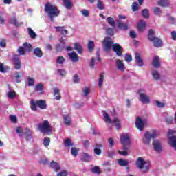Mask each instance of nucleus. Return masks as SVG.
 I'll return each instance as SVG.
<instances>
[{
  "label": "nucleus",
  "instance_id": "473e14b6",
  "mask_svg": "<svg viewBox=\"0 0 176 176\" xmlns=\"http://www.w3.org/2000/svg\"><path fill=\"white\" fill-rule=\"evenodd\" d=\"M103 116L104 118V122H106V123H109V124L113 123L112 122V120H111V117H109V114H108V113L104 111L103 113Z\"/></svg>",
  "mask_w": 176,
  "mask_h": 176
},
{
  "label": "nucleus",
  "instance_id": "5701e85b",
  "mask_svg": "<svg viewBox=\"0 0 176 176\" xmlns=\"http://www.w3.org/2000/svg\"><path fill=\"white\" fill-rule=\"evenodd\" d=\"M81 162L89 163V162H90V155L87 153H82Z\"/></svg>",
  "mask_w": 176,
  "mask_h": 176
},
{
  "label": "nucleus",
  "instance_id": "dca6fc26",
  "mask_svg": "<svg viewBox=\"0 0 176 176\" xmlns=\"http://www.w3.org/2000/svg\"><path fill=\"white\" fill-rule=\"evenodd\" d=\"M135 58L136 64L138 65V67H144V60L141 58V55L140 53L136 52L135 54Z\"/></svg>",
  "mask_w": 176,
  "mask_h": 176
},
{
  "label": "nucleus",
  "instance_id": "423d86ee",
  "mask_svg": "<svg viewBox=\"0 0 176 176\" xmlns=\"http://www.w3.org/2000/svg\"><path fill=\"white\" fill-rule=\"evenodd\" d=\"M157 135V131H156L155 130H153L151 134L149 133V131H146L145 133V138L143 139L144 144H145V145L149 144L151 141H152V139L156 138Z\"/></svg>",
  "mask_w": 176,
  "mask_h": 176
},
{
  "label": "nucleus",
  "instance_id": "a19ab883",
  "mask_svg": "<svg viewBox=\"0 0 176 176\" xmlns=\"http://www.w3.org/2000/svg\"><path fill=\"white\" fill-rule=\"evenodd\" d=\"M27 79H28V87L34 86V85H35V79L34 78H31V77L28 76L27 78Z\"/></svg>",
  "mask_w": 176,
  "mask_h": 176
},
{
  "label": "nucleus",
  "instance_id": "3c124183",
  "mask_svg": "<svg viewBox=\"0 0 176 176\" xmlns=\"http://www.w3.org/2000/svg\"><path fill=\"white\" fill-rule=\"evenodd\" d=\"M26 133H25V135L27 138V140H31V138H32V133L31 132V131H30V129H26Z\"/></svg>",
  "mask_w": 176,
  "mask_h": 176
},
{
  "label": "nucleus",
  "instance_id": "f257e3e1",
  "mask_svg": "<svg viewBox=\"0 0 176 176\" xmlns=\"http://www.w3.org/2000/svg\"><path fill=\"white\" fill-rule=\"evenodd\" d=\"M44 12L46 13L51 21H54V17L60 16V11L56 6H53L50 2H47L44 7Z\"/></svg>",
  "mask_w": 176,
  "mask_h": 176
},
{
  "label": "nucleus",
  "instance_id": "7c9ffc66",
  "mask_svg": "<svg viewBox=\"0 0 176 176\" xmlns=\"http://www.w3.org/2000/svg\"><path fill=\"white\" fill-rule=\"evenodd\" d=\"M63 120L65 126H71V117L67 114L63 116Z\"/></svg>",
  "mask_w": 176,
  "mask_h": 176
},
{
  "label": "nucleus",
  "instance_id": "0e129e2a",
  "mask_svg": "<svg viewBox=\"0 0 176 176\" xmlns=\"http://www.w3.org/2000/svg\"><path fill=\"white\" fill-rule=\"evenodd\" d=\"M16 133L19 134V137H21V135H23V128L21 126L17 127L16 129Z\"/></svg>",
  "mask_w": 176,
  "mask_h": 176
},
{
  "label": "nucleus",
  "instance_id": "e433bc0d",
  "mask_svg": "<svg viewBox=\"0 0 176 176\" xmlns=\"http://www.w3.org/2000/svg\"><path fill=\"white\" fill-rule=\"evenodd\" d=\"M142 14L144 17V19H148L150 14H149V10L148 9H144L142 10Z\"/></svg>",
  "mask_w": 176,
  "mask_h": 176
},
{
  "label": "nucleus",
  "instance_id": "bf43d9fd",
  "mask_svg": "<svg viewBox=\"0 0 176 176\" xmlns=\"http://www.w3.org/2000/svg\"><path fill=\"white\" fill-rule=\"evenodd\" d=\"M125 61H126V63H131V61H133V57L131 55L126 54L125 55Z\"/></svg>",
  "mask_w": 176,
  "mask_h": 176
},
{
  "label": "nucleus",
  "instance_id": "f3484780",
  "mask_svg": "<svg viewBox=\"0 0 176 176\" xmlns=\"http://www.w3.org/2000/svg\"><path fill=\"white\" fill-rule=\"evenodd\" d=\"M145 28H146V22L144 20H140L138 23V30L140 31V32H143V31H145Z\"/></svg>",
  "mask_w": 176,
  "mask_h": 176
},
{
  "label": "nucleus",
  "instance_id": "2eb2a0df",
  "mask_svg": "<svg viewBox=\"0 0 176 176\" xmlns=\"http://www.w3.org/2000/svg\"><path fill=\"white\" fill-rule=\"evenodd\" d=\"M153 146L156 152H162V143L157 140L153 142Z\"/></svg>",
  "mask_w": 176,
  "mask_h": 176
},
{
  "label": "nucleus",
  "instance_id": "58836bf2",
  "mask_svg": "<svg viewBox=\"0 0 176 176\" xmlns=\"http://www.w3.org/2000/svg\"><path fill=\"white\" fill-rule=\"evenodd\" d=\"M102 83H104V73L100 74V78L98 79L99 89L102 87Z\"/></svg>",
  "mask_w": 176,
  "mask_h": 176
},
{
  "label": "nucleus",
  "instance_id": "79ce46f5",
  "mask_svg": "<svg viewBox=\"0 0 176 176\" xmlns=\"http://www.w3.org/2000/svg\"><path fill=\"white\" fill-rule=\"evenodd\" d=\"M65 49V45L64 44H57L56 45V52H63Z\"/></svg>",
  "mask_w": 176,
  "mask_h": 176
},
{
  "label": "nucleus",
  "instance_id": "a878e982",
  "mask_svg": "<svg viewBox=\"0 0 176 176\" xmlns=\"http://www.w3.org/2000/svg\"><path fill=\"white\" fill-rule=\"evenodd\" d=\"M50 166L51 168H53L54 170V171H56V172L60 170L58 163H57L54 161H52Z\"/></svg>",
  "mask_w": 176,
  "mask_h": 176
},
{
  "label": "nucleus",
  "instance_id": "4be33fe9",
  "mask_svg": "<svg viewBox=\"0 0 176 176\" xmlns=\"http://www.w3.org/2000/svg\"><path fill=\"white\" fill-rule=\"evenodd\" d=\"M117 23L119 30H122V31H126V30H129V26L127 25V24L122 23V21L118 19Z\"/></svg>",
  "mask_w": 176,
  "mask_h": 176
},
{
  "label": "nucleus",
  "instance_id": "393cba45",
  "mask_svg": "<svg viewBox=\"0 0 176 176\" xmlns=\"http://www.w3.org/2000/svg\"><path fill=\"white\" fill-rule=\"evenodd\" d=\"M53 91L55 100H59L61 98V94L60 93V89L58 88H54L53 89Z\"/></svg>",
  "mask_w": 176,
  "mask_h": 176
},
{
  "label": "nucleus",
  "instance_id": "37998d69",
  "mask_svg": "<svg viewBox=\"0 0 176 176\" xmlns=\"http://www.w3.org/2000/svg\"><path fill=\"white\" fill-rule=\"evenodd\" d=\"M153 12H154V14H155V16H160L162 13V9H160V8H159V7L154 8Z\"/></svg>",
  "mask_w": 176,
  "mask_h": 176
},
{
  "label": "nucleus",
  "instance_id": "338daca9",
  "mask_svg": "<svg viewBox=\"0 0 176 176\" xmlns=\"http://www.w3.org/2000/svg\"><path fill=\"white\" fill-rule=\"evenodd\" d=\"M18 52L21 56H24L25 54V51L24 50V47H19L18 48Z\"/></svg>",
  "mask_w": 176,
  "mask_h": 176
},
{
  "label": "nucleus",
  "instance_id": "6e6d98bb",
  "mask_svg": "<svg viewBox=\"0 0 176 176\" xmlns=\"http://www.w3.org/2000/svg\"><path fill=\"white\" fill-rule=\"evenodd\" d=\"M43 145L45 147L49 146L50 145V138H45L43 140Z\"/></svg>",
  "mask_w": 176,
  "mask_h": 176
},
{
  "label": "nucleus",
  "instance_id": "5fc2aeb1",
  "mask_svg": "<svg viewBox=\"0 0 176 176\" xmlns=\"http://www.w3.org/2000/svg\"><path fill=\"white\" fill-rule=\"evenodd\" d=\"M113 123H116V127L117 130H119L120 129L121 125H120V121H119V119L118 118H116L113 120Z\"/></svg>",
  "mask_w": 176,
  "mask_h": 176
},
{
  "label": "nucleus",
  "instance_id": "1a4fd4ad",
  "mask_svg": "<svg viewBox=\"0 0 176 176\" xmlns=\"http://www.w3.org/2000/svg\"><path fill=\"white\" fill-rule=\"evenodd\" d=\"M113 51L118 57H120L123 54V47L119 43H115L113 45Z\"/></svg>",
  "mask_w": 176,
  "mask_h": 176
},
{
  "label": "nucleus",
  "instance_id": "aec40b11",
  "mask_svg": "<svg viewBox=\"0 0 176 176\" xmlns=\"http://www.w3.org/2000/svg\"><path fill=\"white\" fill-rule=\"evenodd\" d=\"M93 148L95 155H98V156H100V155L102 153V151L100 150V148H102V144H96L94 146H93Z\"/></svg>",
  "mask_w": 176,
  "mask_h": 176
},
{
  "label": "nucleus",
  "instance_id": "f03ea898",
  "mask_svg": "<svg viewBox=\"0 0 176 176\" xmlns=\"http://www.w3.org/2000/svg\"><path fill=\"white\" fill-rule=\"evenodd\" d=\"M38 129L41 133L47 135H52V133H53L52 124L47 120H45L43 123H39L38 124Z\"/></svg>",
  "mask_w": 176,
  "mask_h": 176
},
{
  "label": "nucleus",
  "instance_id": "c03bdc74",
  "mask_svg": "<svg viewBox=\"0 0 176 176\" xmlns=\"http://www.w3.org/2000/svg\"><path fill=\"white\" fill-rule=\"evenodd\" d=\"M23 46L25 47V50H28V52H31V50H32V45L27 42H25Z\"/></svg>",
  "mask_w": 176,
  "mask_h": 176
},
{
  "label": "nucleus",
  "instance_id": "a18cd8bd",
  "mask_svg": "<svg viewBox=\"0 0 176 176\" xmlns=\"http://www.w3.org/2000/svg\"><path fill=\"white\" fill-rule=\"evenodd\" d=\"M74 146V143H72V142L71 141V139H66L65 140V146H66V148H69L70 146Z\"/></svg>",
  "mask_w": 176,
  "mask_h": 176
},
{
  "label": "nucleus",
  "instance_id": "774afa93",
  "mask_svg": "<svg viewBox=\"0 0 176 176\" xmlns=\"http://www.w3.org/2000/svg\"><path fill=\"white\" fill-rule=\"evenodd\" d=\"M57 176H68V172L67 170H62L57 173Z\"/></svg>",
  "mask_w": 176,
  "mask_h": 176
},
{
  "label": "nucleus",
  "instance_id": "4468645a",
  "mask_svg": "<svg viewBox=\"0 0 176 176\" xmlns=\"http://www.w3.org/2000/svg\"><path fill=\"white\" fill-rule=\"evenodd\" d=\"M55 30L56 32H59L60 35L64 36V38H67V36H68V34H69L68 30H65L64 26L55 27Z\"/></svg>",
  "mask_w": 176,
  "mask_h": 176
},
{
  "label": "nucleus",
  "instance_id": "6ab92c4d",
  "mask_svg": "<svg viewBox=\"0 0 176 176\" xmlns=\"http://www.w3.org/2000/svg\"><path fill=\"white\" fill-rule=\"evenodd\" d=\"M157 5L162 8H168L171 5L170 0H159Z\"/></svg>",
  "mask_w": 176,
  "mask_h": 176
},
{
  "label": "nucleus",
  "instance_id": "ddd939ff",
  "mask_svg": "<svg viewBox=\"0 0 176 176\" xmlns=\"http://www.w3.org/2000/svg\"><path fill=\"white\" fill-rule=\"evenodd\" d=\"M140 101H141V102L142 104H150L151 103V98L144 93H140Z\"/></svg>",
  "mask_w": 176,
  "mask_h": 176
},
{
  "label": "nucleus",
  "instance_id": "412c9836",
  "mask_svg": "<svg viewBox=\"0 0 176 176\" xmlns=\"http://www.w3.org/2000/svg\"><path fill=\"white\" fill-rule=\"evenodd\" d=\"M68 56L73 63H78V61H79V56L76 52L73 51L72 53H69Z\"/></svg>",
  "mask_w": 176,
  "mask_h": 176
},
{
  "label": "nucleus",
  "instance_id": "13d9d810",
  "mask_svg": "<svg viewBox=\"0 0 176 176\" xmlns=\"http://www.w3.org/2000/svg\"><path fill=\"white\" fill-rule=\"evenodd\" d=\"M81 13H82V16H85V17H89V16H90V11L87 10L86 9H83L81 11Z\"/></svg>",
  "mask_w": 176,
  "mask_h": 176
},
{
  "label": "nucleus",
  "instance_id": "cd10ccee",
  "mask_svg": "<svg viewBox=\"0 0 176 176\" xmlns=\"http://www.w3.org/2000/svg\"><path fill=\"white\" fill-rule=\"evenodd\" d=\"M117 68L120 71H124V63H123V60L120 59L117 60Z\"/></svg>",
  "mask_w": 176,
  "mask_h": 176
},
{
  "label": "nucleus",
  "instance_id": "39448f33",
  "mask_svg": "<svg viewBox=\"0 0 176 176\" xmlns=\"http://www.w3.org/2000/svg\"><path fill=\"white\" fill-rule=\"evenodd\" d=\"M38 107L40 108V109H46L47 108L46 100H40L35 101L34 99H32L30 101V108L32 111L36 112L38 111Z\"/></svg>",
  "mask_w": 176,
  "mask_h": 176
},
{
  "label": "nucleus",
  "instance_id": "052dcab7",
  "mask_svg": "<svg viewBox=\"0 0 176 176\" xmlns=\"http://www.w3.org/2000/svg\"><path fill=\"white\" fill-rule=\"evenodd\" d=\"M16 91H9L8 93V98H14V97H16Z\"/></svg>",
  "mask_w": 176,
  "mask_h": 176
},
{
  "label": "nucleus",
  "instance_id": "f8f14e48",
  "mask_svg": "<svg viewBox=\"0 0 176 176\" xmlns=\"http://www.w3.org/2000/svg\"><path fill=\"white\" fill-rule=\"evenodd\" d=\"M122 145H131V140L129 135H124L120 138Z\"/></svg>",
  "mask_w": 176,
  "mask_h": 176
},
{
  "label": "nucleus",
  "instance_id": "c85d7f7f",
  "mask_svg": "<svg viewBox=\"0 0 176 176\" xmlns=\"http://www.w3.org/2000/svg\"><path fill=\"white\" fill-rule=\"evenodd\" d=\"M34 54L36 56V57L41 58L42 56H43V52H42V50L39 47H36L34 50Z\"/></svg>",
  "mask_w": 176,
  "mask_h": 176
},
{
  "label": "nucleus",
  "instance_id": "4c0bfd02",
  "mask_svg": "<svg viewBox=\"0 0 176 176\" xmlns=\"http://www.w3.org/2000/svg\"><path fill=\"white\" fill-rule=\"evenodd\" d=\"M91 173H94V174H101V169H100V167L98 166H95L91 169Z\"/></svg>",
  "mask_w": 176,
  "mask_h": 176
},
{
  "label": "nucleus",
  "instance_id": "f704fd0d",
  "mask_svg": "<svg viewBox=\"0 0 176 176\" xmlns=\"http://www.w3.org/2000/svg\"><path fill=\"white\" fill-rule=\"evenodd\" d=\"M152 76L155 80H159L160 79V74H159L157 70H153Z\"/></svg>",
  "mask_w": 176,
  "mask_h": 176
},
{
  "label": "nucleus",
  "instance_id": "4d7b16f0",
  "mask_svg": "<svg viewBox=\"0 0 176 176\" xmlns=\"http://www.w3.org/2000/svg\"><path fill=\"white\" fill-rule=\"evenodd\" d=\"M108 144L109 148H113V146H115V140H113L112 138H109L108 140Z\"/></svg>",
  "mask_w": 176,
  "mask_h": 176
},
{
  "label": "nucleus",
  "instance_id": "b1692460",
  "mask_svg": "<svg viewBox=\"0 0 176 176\" xmlns=\"http://www.w3.org/2000/svg\"><path fill=\"white\" fill-rule=\"evenodd\" d=\"M62 1L64 3V5L66 9H69V10L72 9L74 6V3H72L71 0H62Z\"/></svg>",
  "mask_w": 176,
  "mask_h": 176
},
{
  "label": "nucleus",
  "instance_id": "de8ad7c7",
  "mask_svg": "<svg viewBox=\"0 0 176 176\" xmlns=\"http://www.w3.org/2000/svg\"><path fill=\"white\" fill-rule=\"evenodd\" d=\"M96 7L98 8V9H99V10H104V4L102 3V1H101V0H98Z\"/></svg>",
  "mask_w": 176,
  "mask_h": 176
},
{
  "label": "nucleus",
  "instance_id": "20e7f679",
  "mask_svg": "<svg viewBox=\"0 0 176 176\" xmlns=\"http://www.w3.org/2000/svg\"><path fill=\"white\" fill-rule=\"evenodd\" d=\"M136 166L142 174H146L149 172L151 165L146 163V161L144 160L142 157H139L136 161Z\"/></svg>",
  "mask_w": 176,
  "mask_h": 176
},
{
  "label": "nucleus",
  "instance_id": "72a5a7b5",
  "mask_svg": "<svg viewBox=\"0 0 176 176\" xmlns=\"http://www.w3.org/2000/svg\"><path fill=\"white\" fill-rule=\"evenodd\" d=\"M118 164L121 166V167H126V166L129 165V160H124V159H120L118 160Z\"/></svg>",
  "mask_w": 176,
  "mask_h": 176
},
{
  "label": "nucleus",
  "instance_id": "603ef678",
  "mask_svg": "<svg viewBox=\"0 0 176 176\" xmlns=\"http://www.w3.org/2000/svg\"><path fill=\"white\" fill-rule=\"evenodd\" d=\"M29 35L32 39L36 38V33L31 28H29Z\"/></svg>",
  "mask_w": 176,
  "mask_h": 176
},
{
  "label": "nucleus",
  "instance_id": "8fccbe9b",
  "mask_svg": "<svg viewBox=\"0 0 176 176\" xmlns=\"http://www.w3.org/2000/svg\"><path fill=\"white\" fill-rule=\"evenodd\" d=\"M79 153V148H72V151L71 153L72 155V156H74L76 157V156H78V153Z\"/></svg>",
  "mask_w": 176,
  "mask_h": 176
},
{
  "label": "nucleus",
  "instance_id": "9d476101",
  "mask_svg": "<svg viewBox=\"0 0 176 176\" xmlns=\"http://www.w3.org/2000/svg\"><path fill=\"white\" fill-rule=\"evenodd\" d=\"M12 61L14 63V69L16 70L21 69V60H20V56L17 54L13 55Z\"/></svg>",
  "mask_w": 176,
  "mask_h": 176
},
{
  "label": "nucleus",
  "instance_id": "7ed1b4c3",
  "mask_svg": "<svg viewBox=\"0 0 176 176\" xmlns=\"http://www.w3.org/2000/svg\"><path fill=\"white\" fill-rule=\"evenodd\" d=\"M155 30L151 29L148 30V39L150 42H153L154 47H162L163 46V41L159 37H156Z\"/></svg>",
  "mask_w": 176,
  "mask_h": 176
},
{
  "label": "nucleus",
  "instance_id": "c756f323",
  "mask_svg": "<svg viewBox=\"0 0 176 176\" xmlns=\"http://www.w3.org/2000/svg\"><path fill=\"white\" fill-rule=\"evenodd\" d=\"M88 52L89 53H93V52L94 51V47H95V45H94V41H89L88 42Z\"/></svg>",
  "mask_w": 176,
  "mask_h": 176
},
{
  "label": "nucleus",
  "instance_id": "ea45409f",
  "mask_svg": "<svg viewBox=\"0 0 176 176\" xmlns=\"http://www.w3.org/2000/svg\"><path fill=\"white\" fill-rule=\"evenodd\" d=\"M20 78H23V73L16 72L15 73V79H16V83H20V82H21V80H20Z\"/></svg>",
  "mask_w": 176,
  "mask_h": 176
},
{
  "label": "nucleus",
  "instance_id": "e2e57ef3",
  "mask_svg": "<svg viewBox=\"0 0 176 176\" xmlns=\"http://www.w3.org/2000/svg\"><path fill=\"white\" fill-rule=\"evenodd\" d=\"M10 120H11L12 123H17V117L14 115H10Z\"/></svg>",
  "mask_w": 176,
  "mask_h": 176
},
{
  "label": "nucleus",
  "instance_id": "9b49d317",
  "mask_svg": "<svg viewBox=\"0 0 176 176\" xmlns=\"http://www.w3.org/2000/svg\"><path fill=\"white\" fill-rule=\"evenodd\" d=\"M135 126L136 129H138L140 131H142L144 130V127H145V124L144 122V120H142V119H141V117L136 118Z\"/></svg>",
  "mask_w": 176,
  "mask_h": 176
},
{
  "label": "nucleus",
  "instance_id": "c9c22d12",
  "mask_svg": "<svg viewBox=\"0 0 176 176\" xmlns=\"http://www.w3.org/2000/svg\"><path fill=\"white\" fill-rule=\"evenodd\" d=\"M131 9L133 12H137L140 10V4L137 3V1H135L132 3Z\"/></svg>",
  "mask_w": 176,
  "mask_h": 176
},
{
  "label": "nucleus",
  "instance_id": "864d4df0",
  "mask_svg": "<svg viewBox=\"0 0 176 176\" xmlns=\"http://www.w3.org/2000/svg\"><path fill=\"white\" fill-rule=\"evenodd\" d=\"M34 89L36 91H43V85L41 83L37 84Z\"/></svg>",
  "mask_w": 176,
  "mask_h": 176
},
{
  "label": "nucleus",
  "instance_id": "69168bd1",
  "mask_svg": "<svg viewBox=\"0 0 176 176\" xmlns=\"http://www.w3.org/2000/svg\"><path fill=\"white\" fill-rule=\"evenodd\" d=\"M57 71L58 74L60 75V76H65V75H67V72H65V70L63 69H58Z\"/></svg>",
  "mask_w": 176,
  "mask_h": 176
},
{
  "label": "nucleus",
  "instance_id": "49530a36",
  "mask_svg": "<svg viewBox=\"0 0 176 176\" xmlns=\"http://www.w3.org/2000/svg\"><path fill=\"white\" fill-rule=\"evenodd\" d=\"M64 61H65V58H64V56H58V58L56 59L57 64L63 65V64H64Z\"/></svg>",
  "mask_w": 176,
  "mask_h": 176
},
{
  "label": "nucleus",
  "instance_id": "0eeeda50",
  "mask_svg": "<svg viewBox=\"0 0 176 176\" xmlns=\"http://www.w3.org/2000/svg\"><path fill=\"white\" fill-rule=\"evenodd\" d=\"M103 47L105 52H109L113 46V41L111 37H105L102 41Z\"/></svg>",
  "mask_w": 176,
  "mask_h": 176
},
{
  "label": "nucleus",
  "instance_id": "09e8293b",
  "mask_svg": "<svg viewBox=\"0 0 176 176\" xmlns=\"http://www.w3.org/2000/svg\"><path fill=\"white\" fill-rule=\"evenodd\" d=\"M11 24H13L16 27H20V23H19V21H17V19L16 17H13L10 19Z\"/></svg>",
  "mask_w": 176,
  "mask_h": 176
},
{
  "label": "nucleus",
  "instance_id": "2f4dec72",
  "mask_svg": "<svg viewBox=\"0 0 176 176\" xmlns=\"http://www.w3.org/2000/svg\"><path fill=\"white\" fill-rule=\"evenodd\" d=\"M106 21H107L108 24H109V25H111V27H113V28H115V27H116V23H115V19H113V18H112L111 16H108Z\"/></svg>",
  "mask_w": 176,
  "mask_h": 176
},
{
  "label": "nucleus",
  "instance_id": "680f3d73",
  "mask_svg": "<svg viewBox=\"0 0 176 176\" xmlns=\"http://www.w3.org/2000/svg\"><path fill=\"white\" fill-rule=\"evenodd\" d=\"M106 32L108 34V35H110L111 36H113L114 35L113 29L112 28H108L106 30Z\"/></svg>",
  "mask_w": 176,
  "mask_h": 176
},
{
  "label": "nucleus",
  "instance_id": "a211bd4d",
  "mask_svg": "<svg viewBox=\"0 0 176 176\" xmlns=\"http://www.w3.org/2000/svg\"><path fill=\"white\" fill-rule=\"evenodd\" d=\"M152 65L154 68H160V57L159 56H154L152 62Z\"/></svg>",
  "mask_w": 176,
  "mask_h": 176
},
{
  "label": "nucleus",
  "instance_id": "bb28decb",
  "mask_svg": "<svg viewBox=\"0 0 176 176\" xmlns=\"http://www.w3.org/2000/svg\"><path fill=\"white\" fill-rule=\"evenodd\" d=\"M74 49L78 52V54H82V53H83V48L79 43H74Z\"/></svg>",
  "mask_w": 176,
  "mask_h": 176
},
{
  "label": "nucleus",
  "instance_id": "6e6552de",
  "mask_svg": "<svg viewBox=\"0 0 176 176\" xmlns=\"http://www.w3.org/2000/svg\"><path fill=\"white\" fill-rule=\"evenodd\" d=\"M175 131L169 130L168 131V135H171L170 137H168L169 140V144L172 148H175L176 151V135H175Z\"/></svg>",
  "mask_w": 176,
  "mask_h": 176
}]
</instances>
